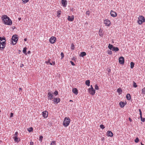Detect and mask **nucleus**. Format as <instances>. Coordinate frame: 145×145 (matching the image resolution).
Wrapping results in <instances>:
<instances>
[{
    "mask_svg": "<svg viewBox=\"0 0 145 145\" xmlns=\"http://www.w3.org/2000/svg\"><path fill=\"white\" fill-rule=\"evenodd\" d=\"M1 18L5 24L10 25L12 24V21L7 15H3Z\"/></svg>",
    "mask_w": 145,
    "mask_h": 145,
    "instance_id": "nucleus-1",
    "label": "nucleus"
},
{
    "mask_svg": "<svg viewBox=\"0 0 145 145\" xmlns=\"http://www.w3.org/2000/svg\"><path fill=\"white\" fill-rule=\"evenodd\" d=\"M6 40L5 37H0V49L3 50L5 48L6 45Z\"/></svg>",
    "mask_w": 145,
    "mask_h": 145,
    "instance_id": "nucleus-2",
    "label": "nucleus"
},
{
    "mask_svg": "<svg viewBox=\"0 0 145 145\" xmlns=\"http://www.w3.org/2000/svg\"><path fill=\"white\" fill-rule=\"evenodd\" d=\"M70 122V120L69 118H65L63 122V125L64 126H68Z\"/></svg>",
    "mask_w": 145,
    "mask_h": 145,
    "instance_id": "nucleus-3",
    "label": "nucleus"
},
{
    "mask_svg": "<svg viewBox=\"0 0 145 145\" xmlns=\"http://www.w3.org/2000/svg\"><path fill=\"white\" fill-rule=\"evenodd\" d=\"M18 39V36L17 35H14L11 39L12 40V44L13 45L15 44L17 42Z\"/></svg>",
    "mask_w": 145,
    "mask_h": 145,
    "instance_id": "nucleus-4",
    "label": "nucleus"
},
{
    "mask_svg": "<svg viewBox=\"0 0 145 145\" xmlns=\"http://www.w3.org/2000/svg\"><path fill=\"white\" fill-rule=\"evenodd\" d=\"M145 22V19L142 16H140L138 18V20L137 22L139 24H142L143 22Z\"/></svg>",
    "mask_w": 145,
    "mask_h": 145,
    "instance_id": "nucleus-5",
    "label": "nucleus"
},
{
    "mask_svg": "<svg viewBox=\"0 0 145 145\" xmlns=\"http://www.w3.org/2000/svg\"><path fill=\"white\" fill-rule=\"evenodd\" d=\"M49 92L48 94V99L52 100L53 98V93L51 91H48Z\"/></svg>",
    "mask_w": 145,
    "mask_h": 145,
    "instance_id": "nucleus-6",
    "label": "nucleus"
},
{
    "mask_svg": "<svg viewBox=\"0 0 145 145\" xmlns=\"http://www.w3.org/2000/svg\"><path fill=\"white\" fill-rule=\"evenodd\" d=\"M119 62L120 64H123L124 63V57L122 56L120 57L119 59Z\"/></svg>",
    "mask_w": 145,
    "mask_h": 145,
    "instance_id": "nucleus-7",
    "label": "nucleus"
},
{
    "mask_svg": "<svg viewBox=\"0 0 145 145\" xmlns=\"http://www.w3.org/2000/svg\"><path fill=\"white\" fill-rule=\"evenodd\" d=\"M56 39V37H52L50 39V42L52 44H53L55 42Z\"/></svg>",
    "mask_w": 145,
    "mask_h": 145,
    "instance_id": "nucleus-8",
    "label": "nucleus"
},
{
    "mask_svg": "<svg viewBox=\"0 0 145 145\" xmlns=\"http://www.w3.org/2000/svg\"><path fill=\"white\" fill-rule=\"evenodd\" d=\"M104 23L105 24V25L107 26H109L110 24V21L108 19H106L104 21Z\"/></svg>",
    "mask_w": 145,
    "mask_h": 145,
    "instance_id": "nucleus-9",
    "label": "nucleus"
},
{
    "mask_svg": "<svg viewBox=\"0 0 145 145\" xmlns=\"http://www.w3.org/2000/svg\"><path fill=\"white\" fill-rule=\"evenodd\" d=\"M52 101H53L54 102L56 103V104H57L60 101V100L59 98H54Z\"/></svg>",
    "mask_w": 145,
    "mask_h": 145,
    "instance_id": "nucleus-10",
    "label": "nucleus"
},
{
    "mask_svg": "<svg viewBox=\"0 0 145 145\" xmlns=\"http://www.w3.org/2000/svg\"><path fill=\"white\" fill-rule=\"evenodd\" d=\"M89 93L92 95H94L95 93V91L94 89H89Z\"/></svg>",
    "mask_w": 145,
    "mask_h": 145,
    "instance_id": "nucleus-11",
    "label": "nucleus"
},
{
    "mask_svg": "<svg viewBox=\"0 0 145 145\" xmlns=\"http://www.w3.org/2000/svg\"><path fill=\"white\" fill-rule=\"evenodd\" d=\"M48 112L47 111H45L42 112V116L44 118H46L48 116Z\"/></svg>",
    "mask_w": 145,
    "mask_h": 145,
    "instance_id": "nucleus-12",
    "label": "nucleus"
},
{
    "mask_svg": "<svg viewBox=\"0 0 145 145\" xmlns=\"http://www.w3.org/2000/svg\"><path fill=\"white\" fill-rule=\"evenodd\" d=\"M110 14L111 16L113 17H115L117 16L116 13L112 10H111Z\"/></svg>",
    "mask_w": 145,
    "mask_h": 145,
    "instance_id": "nucleus-13",
    "label": "nucleus"
},
{
    "mask_svg": "<svg viewBox=\"0 0 145 145\" xmlns=\"http://www.w3.org/2000/svg\"><path fill=\"white\" fill-rule=\"evenodd\" d=\"M107 135L110 137H112L113 136V133L110 131H107Z\"/></svg>",
    "mask_w": 145,
    "mask_h": 145,
    "instance_id": "nucleus-14",
    "label": "nucleus"
},
{
    "mask_svg": "<svg viewBox=\"0 0 145 145\" xmlns=\"http://www.w3.org/2000/svg\"><path fill=\"white\" fill-rule=\"evenodd\" d=\"M61 3L63 7H66L67 4V2L66 0H62Z\"/></svg>",
    "mask_w": 145,
    "mask_h": 145,
    "instance_id": "nucleus-15",
    "label": "nucleus"
},
{
    "mask_svg": "<svg viewBox=\"0 0 145 145\" xmlns=\"http://www.w3.org/2000/svg\"><path fill=\"white\" fill-rule=\"evenodd\" d=\"M74 17L73 16H68L67 19L69 21L71 22L74 20Z\"/></svg>",
    "mask_w": 145,
    "mask_h": 145,
    "instance_id": "nucleus-16",
    "label": "nucleus"
},
{
    "mask_svg": "<svg viewBox=\"0 0 145 145\" xmlns=\"http://www.w3.org/2000/svg\"><path fill=\"white\" fill-rule=\"evenodd\" d=\"M72 92L75 94L76 95H77L78 93V91L77 89L76 88H74L72 90Z\"/></svg>",
    "mask_w": 145,
    "mask_h": 145,
    "instance_id": "nucleus-17",
    "label": "nucleus"
},
{
    "mask_svg": "<svg viewBox=\"0 0 145 145\" xmlns=\"http://www.w3.org/2000/svg\"><path fill=\"white\" fill-rule=\"evenodd\" d=\"M127 99L129 100L131 99V96L129 94H127L126 96Z\"/></svg>",
    "mask_w": 145,
    "mask_h": 145,
    "instance_id": "nucleus-18",
    "label": "nucleus"
},
{
    "mask_svg": "<svg viewBox=\"0 0 145 145\" xmlns=\"http://www.w3.org/2000/svg\"><path fill=\"white\" fill-rule=\"evenodd\" d=\"M119 50V49L118 47H115L114 46V47L113 48V49L112 50L113 51H115V52L118 51Z\"/></svg>",
    "mask_w": 145,
    "mask_h": 145,
    "instance_id": "nucleus-19",
    "label": "nucleus"
},
{
    "mask_svg": "<svg viewBox=\"0 0 145 145\" xmlns=\"http://www.w3.org/2000/svg\"><path fill=\"white\" fill-rule=\"evenodd\" d=\"M119 105L120 106L121 108H123L125 106V103L122 102H121L119 103Z\"/></svg>",
    "mask_w": 145,
    "mask_h": 145,
    "instance_id": "nucleus-20",
    "label": "nucleus"
},
{
    "mask_svg": "<svg viewBox=\"0 0 145 145\" xmlns=\"http://www.w3.org/2000/svg\"><path fill=\"white\" fill-rule=\"evenodd\" d=\"M86 52H82L81 53L80 56L82 57H83L84 56H85L86 55Z\"/></svg>",
    "mask_w": 145,
    "mask_h": 145,
    "instance_id": "nucleus-21",
    "label": "nucleus"
},
{
    "mask_svg": "<svg viewBox=\"0 0 145 145\" xmlns=\"http://www.w3.org/2000/svg\"><path fill=\"white\" fill-rule=\"evenodd\" d=\"M90 81L89 80H86L85 82V84L88 86H90Z\"/></svg>",
    "mask_w": 145,
    "mask_h": 145,
    "instance_id": "nucleus-22",
    "label": "nucleus"
},
{
    "mask_svg": "<svg viewBox=\"0 0 145 145\" xmlns=\"http://www.w3.org/2000/svg\"><path fill=\"white\" fill-rule=\"evenodd\" d=\"M114 46H113L111 44H109L108 46V48L110 50H112L113 49Z\"/></svg>",
    "mask_w": 145,
    "mask_h": 145,
    "instance_id": "nucleus-23",
    "label": "nucleus"
},
{
    "mask_svg": "<svg viewBox=\"0 0 145 145\" xmlns=\"http://www.w3.org/2000/svg\"><path fill=\"white\" fill-rule=\"evenodd\" d=\"M99 35L101 37L103 36V34L102 33V30L100 29L99 30Z\"/></svg>",
    "mask_w": 145,
    "mask_h": 145,
    "instance_id": "nucleus-24",
    "label": "nucleus"
},
{
    "mask_svg": "<svg viewBox=\"0 0 145 145\" xmlns=\"http://www.w3.org/2000/svg\"><path fill=\"white\" fill-rule=\"evenodd\" d=\"M14 140L16 142H18L19 141V140H18V138L17 137H15V136H14Z\"/></svg>",
    "mask_w": 145,
    "mask_h": 145,
    "instance_id": "nucleus-25",
    "label": "nucleus"
},
{
    "mask_svg": "<svg viewBox=\"0 0 145 145\" xmlns=\"http://www.w3.org/2000/svg\"><path fill=\"white\" fill-rule=\"evenodd\" d=\"M134 64H135L133 62H131L130 65H131V69H133V68L134 66Z\"/></svg>",
    "mask_w": 145,
    "mask_h": 145,
    "instance_id": "nucleus-26",
    "label": "nucleus"
},
{
    "mask_svg": "<svg viewBox=\"0 0 145 145\" xmlns=\"http://www.w3.org/2000/svg\"><path fill=\"white\" fill-rule=\"evenodd\" d=\"M26 49H27V48L26 47H25L23 48V53L26 55L27 54L26 53Z\"/></svg>",
    "mask_w": 145,
    "mask_h": 145,
    "instance_id": "nucleus-27",
    "label": "nucleus"
},
{
    "mask_svg": "<svg viewBox=\"0 0 145 145\" xmlns=\"http://www.w3.org/2000/svg\"><path fill=\"white\" fill-rule=\"evenodd\" d=\"M28 131L29 132H31L33 130V128L32 127H31L27 129Z\"/></svg>",
    "mask_w": 145,
    "mask_h": 145,
    "instance_id": "nucleus-28",
    "label": "nucleus"
},
{
    "mask_svg": "<svg viewBox=\"0 0 145 145\" xmlns=\"http://www.w3.org/2000/svg\"><path fill=\"white\" fill-rule=\"evenodd\" d=\"M142 91L143 94H145V88L142 89Z\"/></svg>",
    "mask_w": 145,
    "mask_h": 145,
    "instance_id": "nucleus-29",
    "label": "nucleus"
},
{
    "mask_svg": "<svg viewBox=\"0 0 145 145\" xmlns=\"http://www.w3.org/2000/svg\"><path fill=\"white\" fill-rule=\"evenodd\" d=\"M139 141V139L138 137H137L135 140V142L136 143H138Z\"/></svg>",
    "mask_w": 145,
    "mask_h": 145,
    "instance_id": "nucleus-30",
    "label": "nucleus"
},
{
    "mask_svg": "<svg viewBox=\"0 0 145 145\" xmlns=\"http://www.w3.org/2000/svg\"><path fill=\"white\" fill-rule=\"evenodd\" d=\"M117 91L119 93H121L122 92V91L121 89L119 88L117 89Z\"/></svg>",
    "mask_w": 145,
    "mask_h": 145,
    "instance_id": "nucleus-31",
    "label": "nucleus"
},
{
    "mask_svg": "<svg viewBox=\"0 0 145 145\" xmlns=\"http://www.w3.org/2000/svg\"><path fill=\"white\" fill-rule=\"evenodd\" d=\"M133 86L135 88H136L137 86V85L136 83L135 82L133 83Z\"/></svg>",
    "mask_w": 145,
    "mask_h": 145,
    "instance_id": "nucleus-32",
    "label": "nucleus"
},
{
    "mask_svg": "<svg viewBox=\"0 0 145 145\" xmlns=\"http://www.w3.org/2000/svg\"><path fill=\"white\" fill-rule=\"evenodd\" d=\"M100 127L102 129H104L105 128V127H104V125H103L101 124L100 125Z\"/></svg>",
    "mask_w": 145,
    "mask_h": 145,
    "instance_id": "nucleus-33",
    "label": "nucleus"
},
{
    "mask_svg": "<svg viewBox=\"0 0 145 145\" xmlns=\"http://www.w3.org/2000/svg\"><path fill=\"white\" fill-rule=\"evenodd\" d=\"M22 1L24 3H26L29 1V0H22Z\"/></svg>",
    "mask_w": 145,
    "mask_h": 145,
    "instance_id": "nucleus-34",
    "label": "nucleus"
},
{
    "mask_svg": "<svg viewBox=\"0 0 145 145\" xmlns=\"http://www.w3.org/2000/svg\"><path fill=\"white\" fill-rule=\"evenodd\" d=\"M61 11H58L57 12V16L58 17L61 14Z\"/></svg>",
    "mask_w": 145,
    "mask_h": 145,
    "instance_id": "nucleus-35",
    "label": "nucleus"
},
{
    "mask_svg": "<svg viewBox=\"0 0 145 145\" xmlns=\"http://www.w3.org/2000/svg\"><path fill=\"white\" fill-rule=\"evenodd\" d=\"M43 138V137L42 136H40L39 137V140L41 142Z\"/></svg>",
    "mask_w": 145,
    "mask_h": 145,
    "instance_id": "nucleus-36",
    "label": "nucleus"
},
{
    "mask_svg": "<svg viewBox=\"0 0 145 145\" xmlns=\"http://www.w3.org/2000/svg\"><path fill=\"white\" fill-rule=\"evenodd\" d=\"M95 89L96 90H98L99 89V87L97 84L95 86Z\"/></svg>",
    "mask_w": 145,
    "mask_h": 145,
    "instance_id": "nucleus-37",
    "label": "nucleus"
},
{
    "mask_svg": "<svg viewBox=\"0 0 145 145\" xmlns=\"http://www.w3.org/2000/svg\"><path fill=\"white\" fill-rule=\"evenodd\" d=\"M107 53L108 54H112V52L111 50H108L107 51Z\"/></svg>",
    "mask_w": 145,
    "mask_h": 145,
    "instance_id": "nucleus-38",
    "label": "nucleus"
},
{
    "mask_svg": "<svg viewBox=\"0 0 145 145\" xmlns=\"http://www.w3.org/2000/svg\"><path fill=\"white\" fill-rule=\"evenodd\" d=\"M58 94V91H55L54 93V94L55 95H57Z\"/></svg>",
    "mask_w": 145,
    "mask_h": 145,
    "instance_id": "nucleus-39",
    "label": "nucleus"
},
{
    "mask_svg": "<svg viewBox=\"0 0 145 145\" xmlns=\"http://www.w3.org/2000/svg\"><path fill=\"white\" fill-rule=\"evenodd\" d=\"M18 133L17 132H15V134L14 135V136H15V137H18Z\"/></svg>",
    "mask_w": 145,
    "mask_h": 145,
    "instance_id": "nucleus-40",
    "label": "nucleus"
},
{
    "mask_svg": "<svg viewBox=\"0 0 145 145\" xmlns=\"http://www.w3.org/2000/svg\"><path fill=\"white\" fill-rule=\"evenodd\" d=\"M51 145H56V143L55 141H52L51 143Z\"/></svg>",
    "mask_w": 145,
    "mask_h": 145,
    "instance_id": "nucleus-41",
    "label": "nucleus"
},
{
    "mask_svg": "<svg viewBox=\"0 0 145 145\" xmlns=\"http://www.w3.org/2000/svg\"><path fill=\"white\" fill-rule=\"evenodd\" d=\"M139 111L140 116H142V113L141 110L140 109H139Z\"/></svg>",
    "mask_w": 145,
    "mask_h": 145,
    "instance_id": "nucleus-42",
    "label": "nucleus"
},
{
    "mask_svg": "<svg viewBox=\"0 0 145 145\" xmlns=\"http://www.w3.org/2000/svg\"><path fill=\"white\" fill-rule=\"evenodd\" d=\"M61 56L62 58H63L64 57V54L63 52H61Z\"/></svg>",
    "mask_w": 145,
    "mask_h": 145,
    "instance_id": "nucleus-43",
    "label": "nucleus"
},
{
    "mask_svg": "<svg viewBox=\"0 0 145 145\" xmlns=\"http://www.w3.org/2000/svg\"><path fill=\"white\" fill-rule=\"evenodd\" d=\"M70 63L72 65L74 66L75 65V64H74V62L73 61H70Z\"/></svg>",
    "mask_w": 145,
    "mask_h": 145,
    "instance_id": "nucleus-44",
    "label": "nucleus"
},
{
    "mask_svg": "<svg viewBox=\"0 0 145 145\" xmlns=\"http://www.w3.org/2000/svg\"><path fill=\"white\" fill-rule=\"evenodd\" d=\"M141 120L142 121L144 122L145 121V119L144 118H142V119H141Z\"/></svg>",
    "mask_w": 145,
    "mask_h": 145,
    "instance_id": "nucleus-45",
    "label": "nucleus"
},
{
    "mask_svg": "<svg viewBox=\"0 0 145 145\" xmlns=\"http://www.w3.org/2000/svg\"><path fill=\"white\" fill-rule=\"evenodd\" d=\"M74 46L73 44H72L71 46V48L72 50H73L74 49Z\"/></svg>",
    "mask_w": 145,
    "mask_h": 145,
    "instance_id": "nucleus-46",
    "label": "nucleus"
},
{
    "mask_svg": "<svg viewBox=\"0 0 145 145\" xmlns=\"http://www.w3.org/2000/svg\"><path fill=\"white\" fill-rule=\"evenodd\" d=\"M22 89L21 88H19V91L20 92H22Z\"/></svg>",
    "mask_w": 145,
    "mask_h": 145,
    "instance_id": "nucleus-47",
    "label": "nucleus"
},
{
    "mask_svg": "<svg viewBox=\"0 0 145 145\" xmlns=\"http://www.w3.org/2000/svg\"><path fill=\"white\" fill-rule=\"evenodd\" d=\"M50 59H48V61H46V63H47V64H48V63H50Z\"/></svg>",
    "mask_w": 145,
    "mask_h": 145,
    "instance_id": "nucleus-48",
    "label": "nucleus"
},
{
    "mask_svg": "<svg viewBox=\"0 0 145 145\" xmlns=\"http://www.w3.org/2000/svg\"><path fill=\"white\" fill-rule=\"evenodd\" d=\"M14 114L12 113H10V117H12L13 116Z\"/></svg>",
    "mask_w": 145,
    "mask_h": 145,
    "instance_id": "nucleus-49",
    "label": "nucleus"
},
{
    "mask_svg": "<svg viewBox=\"0 0 145 145\" xmlns=\"http://www.w3.org/2000/svg\"><path fill=\"white\" fill-rule=\"evenodd\" d=\"M30 145H33V142L32 141L30 142Z\"/></svg>",
    "mask_w": 145,
    "mask_h": 145,
    "instance_id": "nucleus-50",
    "label": "nucleus"
},
{
    "mask_svg": "<svg viewBox=\"0 0 145 145\" xmlns=\"http://www.w3.org/2000/svg\"><path fill=\"white\" fill-rule=\"evenodd\" d=\"M89 11H87L86 12V14L87 15H89Z\"/></svg>",
    "mask_w": 145,
    "mask_h": 145,
    "instance_id": "nucleus-51",
    "label": "nucleus"
},
{
    "mask_svg": "<svg viewBox=\"0 0 145 145\" xmlns=\"http://www.w3.org/2000/svg\"><path fill=\"white\" fill-rule=\"evenodd\" d=\"M89 89H94L93 88V87H92V85H91V88H89Z\"/></svg>",
    "mask_w": 145,
    "mask_h": 145,
    "instance_id": "nucleus-52",
    "label": "nucleus"
},
{
    "mask_svg": "<svg viewBox=\"0 0 145 145\" xmlns=\"http://www.w3.org/2000/svg\"><path fill=\"white\" fill-rule=\"evenodd\" d=\"M129 120L130 121H132V120L130 118H129Z\"/></svg>",
    "mask_w": 145,
    "mask_h": 145,
    "instance_id": "nucleus-53",
    "label": "nucleus"
},
{
    "mask_svg": "<svg viewBox=\"0 0 145 145\" xmlns=\"http://www.w3.org/2000/svg\"><path fill=\"white\" fill-rule=\"evenodd\" d=\"M24 66V65L23 64H21V65H20V67H22Z\"/></svg>",
    "mask_w": 145,
    "mask_h": 145,
    "instance_id": "nucleus-54",
    "label": "nucleus"
},
{
    "mask_svg": "<svg viewBox=\"0 0 145 145\" xmlns=\"http://www.w3.org/2000/svg\"><path fill=\"white\" fill-rule=\"evenodd\" d=\"M28 54H29L31 53V52L30 51H29L27 52Z\"/></svg>",
    "mask_w": 145,
    "mask_h": 145,
    "instance_id": "nucleus-55",
    "label": "nucleus"
},
{
    "mask_svg": "<svg viewBox=\"0 0 145 145\" xmlns=\"http://www.w3.org/2000/svg\"><path fill=\"white\" fill-rule=\"evenodd\" d=\"M52 63L53 65H54L55 64V62L54 61V62H52Z\"/></svg>",
    "mask_w": 145,
    "mask_h": 145,
    "instance_id": "nucleus-56",
    "label": "nucleus"
},
{
    "mask_svg": "<svg viewBox=\"0 0 145 145\" xmlns=\"http://www.w3.org/2000/svg\"><path fill=\"white\" fill-rule=\"evenodd\" d=\"M24 41H27V39H24Z\"/></svg>",
    "mask_w": 145,
    "mask_h": 145,
    "instance_id": "nucleus-57",
    "label": "nucleus"
},
{
    "mask_svg": "<svg viewBox=\"0 0 145 145\" xmlns=\"http://www.w3.org/2000/svg\"><path fill=\"white\" fill-rule=\"evenodd\" d=\"M140 118L141 119H142V116H140Z\"/></svg>",
    "mask_w": 145,
    "mask_h": 145,
    "instance_id": "nucleus-58",
    "label": "nucleus"
},
{
    "mask_svg": "<svg viewBox=\"0 0 145 145\" xmlns=\"http://www.w3.org/2000/svg\"><path fill=\"white\" fill-rule=\"evenodd\" d=\"M49 64H50V65H52V63H51V62Z\"/></svg>",
    "mask_w": 145,
    "mask_h": 145,
    "instance_id": "nucleus-59",
    "label": "nucleus"
},
{
    "mask_svg": "<svg viewBox=\"0 0 145 145\" xmlns=\"http://www.w3.org/2000/svg\"><path fill=\"white\" fill-rule=\"evenodd\" d=\"M141 145H144V144H142V142L140 143Z\"/></svg>",
    "mask_w": 145,
    "mask_h": 145,
    "instance_id": "nucleus-60",
    "label": "nucleus"
},
{
    "mask_svg": "<svg viewBox=\"0 0 145 145\" xmlns=\"http://www.w3.org/2000/svg\"><path fill=\"white\" fill-rule=\"evenodd\" d=\"M110 70H109V71H108V72H110Z\"/></svg>",
    "mask_w": 145,
    "mask_h": 145,
    "instance_id": "nucleus-61",
    "label": "nucleus"
},
{
    "mask_svg": "<svg viewBox=\"0 0 145 145\" xmlns=\"http://www.w3.org/2000/svg\"><path fill=\"white\" fill-rule=\"evenodd\" d=\"M70 101H72V100H70Z\"/></svg>",
    "mask_w": 145,
    "mask_h": 145,
    "instance_id": "nucleus-62",
    "label": "nucleus"
},
{
    "mask_svg": "<svg viewBox=\"0 0 145 145\" xmlns=\"http://www.w3.org/2000/svg\"><path fill=\"white\" fill-rule=\"evenodd\" d=\"M21 19V18H20V19H19V20H20Z\"/></svg>",
    "mask_w": 145,
    "mask_h": 145,
    "instance_id": "nucleus-63",
    "label": "nucleus"
},
{
    "mask_svg": "<svg viewBox=\"0 0 145 145\" xmlns=\"http://www.w3.org/2000/svg\"><path fill=\"white\" fill-rule=\"evenodd\" d=\"M20 94H21V93H20Z\"/></svg>",
    "mask_w": 145,
    "mask_h": 145,
    "instance_id": "nucleus-64",
    "label": "nucleus"
}]
</instances>
